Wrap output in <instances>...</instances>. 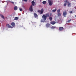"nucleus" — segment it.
Segmentation results:
<instances>
[{
	"label": "nucleus",
	"instance_id": "4",
	"mask_svg": "<svg viewBox=\"0 0 76 76\" xmlns=\"http://www.w3.org/2000/svg\"><path fill=\"white\" fill-rule=\"evenodd\" d=\"M29 10L30 12H32L33 11V9L32 8V5H31L29 8Z\"/></svg>",
	"mask_w": 76,
	"mask_h": 76
},
{
	"label": "nucleus",
	"instance_id": "13",
	"mask_svg": "<svg viewBox=\"0 0 76 76\" xmlns=\"http://www.w3.org/2000/svg\"><path fill=\"white\" fill-rule=\"evenodd\" d=\"M44 13V10L43 9H42L40 10V14H42Z\"/></svg>",
	"mask_w": 76,
	"mask_h": 76
},
{
	"label": "nucleus",
	"instance_id": "27",
	"mask_svg": "<svg viewBox=\"0 0 76 76\" xmlns=\"http://www.w3.org/2000/svg\"><path fill=\"white\" fill-rule=\"evenodd\" d=\"M70 21H71V20H68L67 22H68V23H69V22Z\"/></svg>",
	"mask_w": 76,
	"mask_h": 76
},
{
	"label": "nucleus",
	"instance_id": "21",
	"mask_svg": "<svg viewBox=\"0 0 76 76\" xmlns=\"http://www.w3.org/2000/svg\"><path fill=\"white\" fill-rule=\"evenodd\" d=\"M57 12L58 13H60V9H59L57 10Z\"/></svg>",
	"mask_w": 76,
	"mask_h": 76
},
{
	"label": "nucleus",
	"instance_id": "29",
	"mask_svg": "<svg viewBox=\"0 0 76 76\" xmlns=\"http://www.w3.org/2000/svg\"><path fill=\"white\" fill-rule=\"evenodd\" d=\"M25 1H28V0H24Z\"/></svg>",
	"mask_w": 76,
	"mask_h": 76
},
{
	"label": "nucleus",
	"instance_id": "19",
	"mask_svg": "<svg viewBox=\"0 0 76 76\" xmlns=\"http://www.w3.org/2000/svg\"><path fill=\"white\" fill-rule=\"evenodd\" d=\"M46 3H47V2L45 1H44L42 2V3H43V4H46Z\"/></svg>",
	"mask_w": 76,
	"mask_h": 76
},
{
	"label": "nucleus",
	"instance_id": "26",
	"mask_svg": "<svg viewBox=\"0 0 76 76\" xmlns=\"http://www.w3.org/2000/svg\"><path fill=\"white\" fill-rule=\"evenodd\" d=\"M69 13H73V11H69Z\"/></svg>",
	"mask_w": 76,
	"mask_h": 76
},
{
	"label": "nucleus",
	"instance_id": "17",
	"mask_svg": "<svg viewBox=\"0 0 76 76\" xmlns=\"http://www.w3.org/2000/svg\"><path fill=\"white\" fill-rule=\"evenodd\" d=\"M49 19H50V21H51V20H53V18H52V17H49Z\"/></svg>",
	"mask_w": 76,
	"mask_h": 76
},
{
	"label": "nucleus",
	"instance_id": "23",
	"mask_svg": "<svg viewBox=\"0 0 76 76\" xmlns=\"http://www.w3.org/2000/svg\"><path fill=\"white\" fill-rule=\"evenodd\" d=\"M57 11V9H56L55 10H52V12H56V11Z\"/></svg>",
	"mask_w": 76,
	"mask_h": 76
},
{
	"label": "nucleus",
	"instance_id": "14",
	"mask_svg": "<svg viewBox=\"0 0 76 76\" xmlns=\"http://www.w3.org/2000/svg\"><path fill=\"white\" fill-rule=\"evenodd\" d=\"M31 3H32L31 6H34V5H35V2L34 1H32L31 2Z\"/></svg>",
	"mask_w": 76,
	"mask_h": 76
},
{
	"label": "nucleus",
	"instance_id": "16",
	"mask_svg": "<svg viewBox=\"0 0 76 76\" xmlns=\"http://www.w3.org/2000/svg\"><path fill=\"white\" fill-rule=\"evenodd\" d=\"M19 19V18H18L17 17H16L14 19V20H18Z\"/></svg>",
	"mask_w": 76,
	"mask_h": 76
},
{
	"label": "nucleus",
	"instance_id": "10",
	"mask_svg": "<svg viewBox=\"0 0 76 76\" xmlns=\"http://www.w3.org/2000/svg\"><path fill=\"white\" fill-rule=\"evenodd\" d=\"M46 26L47 28H49V27L50 26V24L48 23L46 24Z\"/></svg>",
	"mask_w": 76,
	"mask_h": 76
},
{
	"label": "nucleus",
	"instance_id": "31",
	"mask_svg": "<svg viewBox=\"0 0 76 76\" xmlns=\"http://www.w3.org/2000/svg\"><path fill=\"white\" fill-rule=\"evenodd\" d=\"M12 3L13 4H14V2H12Z\"/></svg>",
	"mask_w": 76,
	"mask_h": 76
},
{
	"label": "nucleus",
	"instance_id": "8",
	"mask_svg": "<svg viewBox=\"0 0 76 76\" xmlns=\"http://www.w3.org/2000/svg\"><path fill=\"white\" fill-rule=\"evenodd\" d=\"M11 25L12 27H15V23L14 22L12 23L11 24Z\"/></svg>",
	"mask_w": 76,
	"mask_h": 76
},
{
	"label": "nucleus",
	"instance_id": "28",
	"mask_svg": "<svg viewBox=\"0 0 76 76\" xmlns=\"http://www.w3.org/2000/svg\"><path fill=\"white\" fill-rule=\"evenodd\" d=\"M37 12H38V13H40V10H38L37 11Z\"/></svg>",
	"mask_w": 76,
	"mask_h": 76
},
{
	"label": "nucleus",
	"instance_id": "15",
	"mask_svg": "<svg viewBox=\"0 0 76 76\" xmlns=\"http://www.w3.org/2000/svg\"><path fill=\"white\" fill-rule=\"evenodd\" d=\"M67 3L68 4V7H70V6H71V4L70 3H69V1H68V3Z\"/></svg>",
	"mask_w": 76,
	"mask_h": 76
},
{
	"label": "nucleus",
	"instance_id": "22",
	"mask_svg": "<svg viewBox=\"0 0 76 76\" xmlns=\"http://www.w3.org/2000/svg\"><path fill=\"white\" fill-rule=\"evenodd\" d=\"M58 16H61V13H58Z\"/></svg>",
	"mask_w": 76,
	"mask_h": 76
},
{
	"label": "nucleus",
	"instance_id": "5",
	"mask_svg": "<svg viewBox=\"0 0 76 76\" xmlns=\"http://www.w3.org/2000/svg\"><path fill=\"white\" fill-rule=\"evenodd\" d=\"M64 2L65 3L64 4V6H66V5H67V3H69V1L67 0H65L64 1Z\"/></svg>",
	"mask_w": 76,
	"mask_h": 76
},
{
	"label": "nucleus",
	"instance_id": "24",
	"mask_svg": "<svg viewBox=\"0 0 76 76\" xmlns=\"http://www.w3.org/2000/svg\"><path fill=\"white\" fill-rule=\"evenodd\" d=\"M46 16H49V14H46Z\"/></svg>",
	"mask_w": 76,
	"mask_h": 76
},
{
	"label": "nucleus",
	"instance_id": "3",
	"mask_svg": "<svg viewBox=\"0 0 76 76\" xmlns=\"http://www.w3.org/2000/svg\"><path fill=\"white\" fill-rule=\"evenodd\" d=\"M48 3L50 6H52L53 4V2L51 1V0H48Z\"/></svg>",
	"mask_w": 76,
	"mask_h": 76
},
{
	"label": "nucleus",
	"instance_id": "1",
	"mask_svg": "<svg viewBox=\"0 0 76 76\" xmlns=\"http://www.w3.org/2000/svg\"><path fill=\"white\" fill-rule=\"evenodd\" d=\"M42 18L44 20H46V19H47V16L45 15H43L42 16Z\"/></svg>",
	"mask_w": 76,
	"mask_h": 76
},
{
	"label": "nucleus",
	"instance_id": "7",
	"mask_svg": "<svg viewBox=\"0 0 76 76\" xmlns=\"http://www.w3.org/2000/svg\"><path fill=\"white\" fill-rule=\"evenodd\" d=\"M64 29V28L63 27H60L59 28V31H62Z\"/></svg>",
	"mask_w": 76,
	"mask_h": 76
},
{
	"label": "nucleus",
	"instance_id": "18",
	"mask_svg": "<svg viewBox=\"0 0 76 76\" xmlns=\"http://www.w3.org/2000/svg\"><path fill=\"white\" fill-rule=\"evenodd\" d=\"M56 28V26H52V27H51V29H55Z\"/></svg>",
	"mask_w": 76,
	"mask_h": 76
},
{
	"label": "nucleus",
	"instance_id": "2",
	"mask_svg": "<svg viewBox=\"0 0 76 76\" xmlns=\"http://www.w3.org/2000/svg\"><path fill=\"white\" fill-rule=\"evenodd\" d=\"M6 26L7 28H13V27L12 26L9 24H7Z\"/></svg>",
	"mask_w": 76,
	"mask_h": 76
},
{
	"label": "nucleus",
	"instance_id": "12",
	"mask_svg": "<svg viewBox=\"0 0 76 76\" xmlns=\"http://www.w3.org/2000/svg\"><path fill=\"white\" fill-rule=\"evenodd\" d=\"M14 10H18V7L16 6L14 7Z\"/></svg>",
	"mask_w": 76,
	"mask_h": 76
},
{
	"label": "nucleus",
	"instance_id": "6",
	"mask_svg": "<svg viewBox=\"0 0 76 76\" xmlns=\"http://www.w3.org/2000/svg\"><path fill=\"white\" fill-rule=\"evenodd\" d=\"M67 12L65 11L63 12V15L64 17H66V15H67Z\"/></svg>",
	"mask_w": 76,
	"mask_h": 76
},
{
	"label": "nucleus",
	"instance_id": "9",
	"mask_svg": "<svg viewBox=\"0 0 76 76\" xmlns=\"http://www.w3.org/2000/svg\"><path fill=\"white\" fill-rule=\"evenodd\" d=\"M56 23L54 21H51L50 22V24H52V25H55Z\"/></svg>",
	"mask_w": 76,
	"mask_h": 76
},
{
	"label": "nucleus",
	"instance_id": "25",
	"mask_svg": "<svg viewBox=\"0 0 76 76\" xmlns=\"http://www.w3.org/2000/svg\"><path fill=\"white\" fill-rule=\"evenodd\" d=\"M20 11H21V12H22V11L23 10H22V9L21 8H20Z\"/></svg>",
	"mask_w": 76,
	"mask_h": 76
},
{
	"label": "nucleus",
	"instance_id": "20",
	"mask_svg": "<svg viewBox=\"0 0 76 76\" xmlns=\"http://www.w3.org/2000/svg\"><path fill=\"white\" fill-rule=\"evenodd\" d=\"M1 18H2V19H4V17L3 16V15H1Z\"/></svg>",
	"mask_w": 76,
	"mask_h": 76
},
{
	"label": "nucleus",
	"instance_id": "30",
	"mask_svg": "<svg viewBox=\"0 0 76 76\" xmlns=\"http://www.w3.org/2000/svg\"><path fill=\"white\" fill-rule=\"evenodd\" d=\"M41 22H43V21H42V20H41Z\"/></svg>",
	"mask_w": 76,
	"mask_h": 76
},
{
	"label": "nucleus",
	"instance_id": "11",
	"mask_svg": "<svg viewBox=\"0 0 76 76\" xmlns=\"http://www.w3.org/2000/svg\"><path fill=\"white\" fill-rule=\"evenodd\" d=\"M34 16L35 18H37V17H38V15L37 14H36V13H34Z\"/></svg>",
	"mask_w": 76,
	"mask_h": 76
}]
</instances>
